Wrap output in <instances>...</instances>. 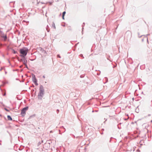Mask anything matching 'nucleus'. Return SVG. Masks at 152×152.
I'll return each mask as SVG.
<instances>
[{
  "label": "nucleus",
  "instance_id": "f257e3e1",
  "mask_svg": "<svg viewBox=\"0 0 152 152\" xmlns=\"http://www.w3.org/2000/svg\"><path fill=\"white\" fill-rule=\"evenodd\" d=\"M44 89L43 86H41L39 88V92L38 94V98L39 99H41L44 94Z\"/></svg>",
  "mask_w": 152,
  "mask_h": 152
},
{
  "label": "nucleus",
  "instance_id": "f03ea898",
  "mask_svg": "<svg viewBox=\"0 0 152 152\" xmlns=\"http://www.w3.org/2000/svg\"><path fill=\"white\" fill-rule=\"evenodd\" d=\"M28 50L25 48H23L20 49V53L21 54V56L24 57L27 54Z\"/></svg>",
  "mask_w": 152,
  "mask_h": 152
},
{
  "label": "nucleus",
  "instance_id": "7ed1b4c3",
  "mask_svg": "<svg viewBox=\"0 0 152 152\" xmlns=\"http://www.w3.org/2000/svg\"><path fill=\"white\" fill-rule=\"evenodd\" d=\"M28 107H26L25 108H24L21 110V115L22 116H24L25 114L26 111L28 110Z\"/></svg>",
  "mask_w": 152,
  "mask_h": 152
},
{
  "label": "nucleus",
  "instance_id": "20e7f679",
  "mask_svg": "<svg viewBox=\"0 0 152 152\" xmlns=\"http://www.w3.org/2000/svg\"><path fill=\"white\" fill-rule=\"evenodd\" d=\"M33 77L34 78V79H33V81H34V82L35 83H37V80H36V79L35 78V76L34 75L33 76Z\"/></svg>",
  "mask_w": 152,
  "mask_h": 152
},
{
  "label": "nucleus",
  "instance_id": "39448f33",
  "mask_svg": "<svg viewBox=\"0 0 152 152\" xmlns=\"http://www.w3.org/2000/svg\"><path fill=\"white\" fill-rule=\"evenodd\" d=\"M66 13V12L65 11L64 12H63L62 14V18L63 19H64V16L65 15V14Z\"/></svg>",
  "mask_w": 152,
  "mask_h": 152
},
{
  "label": "nucleus",
  "instance_id": "423d86ee",
  "mask_svg": "<svg viewBox=\"0 0 152 152\" xmlns=\"http://www.w3.org/2000/svg\"><path fill=\"white\" fill-rule=\"evenodd\" d=\"M7 117V119L8 120H12V118L10 116L8 115Z\"/></svg>",
  "mask_w": 152,
  "mask_h": 152
},
{
  "label": "nucleus",
  "instance_id": "0eeeda50",
  "mask_svg": "<svg viewBox=\"0 0 152 152\" xmlns=\"http://www.w3.org/2000/svg\"><path fill=\"white\" fill-rule=\"evenodd\" d=\"M52 26L53 28L54 29L56 28V27L55 26V24L54 23H53L52 24Z\"/></svg>",
  "mask_w": 152,
  "mask_h": 152
},
{
  "label": "nucleus",
  "instance_id": "6e6552de",
  "mask_svg": "<svg viewBox=\"0 0 152 152\" xmlns=\"http://www.w3.org/2000/svg\"><path fill=\"white\" fill-rule=\"evenodd\" d=\"M126 33H128L129 34H131V32L129 31H127Z\"/></svg>",
  "mask_w": 152,
  "mask_h": 152
},
{
  "label": "nucleus",
  "instance_id": "1a4fd4ad",
  "mask_svg": "<svg viewBox=\"0 0 152 152\" xmlns=\"http://www.w3.org/2000/svg\"><path fill=\"white\" fill-rule=\"evenodd\" d=\"M57 56H58V57H59V58H60V56H59V55H57Z\"/></svg>",
  "mask_w": 152,
  "mask_h": 152
},
{
  "label": "nucleus",
  "instance_id": "9d476101",
  "mask_svg": "<svg viewBox=\"0 0 152 152\" xmlns=\"http://www.w3.org/2000/svg\"><path fill=\"white\" fill-rule=\"evenodd\" d=\"M13 51L14 53H15V50H13Z\"/></svg>",
  "mask_w": 152,
  "mask_h": 152
},
{
  "label": "nucleus",
  "instance_id": "9b49d317",
  "mask_svg": "<svg viewBox=\"0 0 152 152\" xmlns=\"http://www.w3.org/2000/svg\"><path fill=\"white\" fill-rule=\"evenodd\" d=\"M5 38L6 39L7 37H6V36L5 37Z\"/></svg>",
  "mask_w": 152,
  "mask_h": 152
}]
</instances>
